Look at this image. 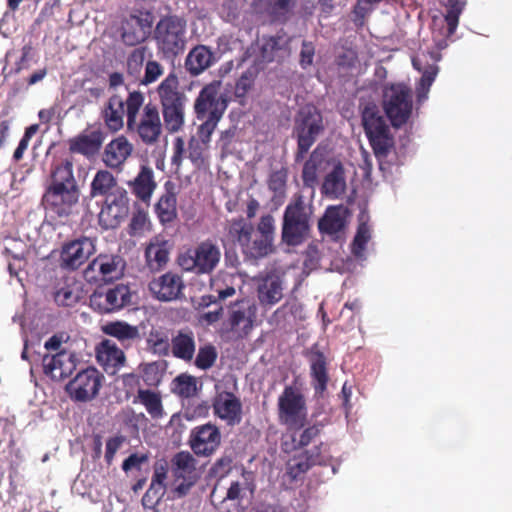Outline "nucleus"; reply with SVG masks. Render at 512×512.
<instances>
[{
  "label": "nucleus",
  "mask_w": 512,
  "mask_h": 512,
  "mask_svg": "<svg viewBox=\"0 0 512 512\" xmlns=\"http://www.w3.org/2000/svg\"><path fill=\"white\" fill-rule=\"evenodd\" d=\"M176 195L172 191H166L156 204V213L161 223L172 222L177 216Z\"/></svg>",
  "instance_id": "c03bdc74"
},
{
  "label": "nucleus",
  "mask_w": 512,
  "mask_h": 512,
  "mask_svg": "<svg viewBox=\"0 0 512 512\" xmlns=\"http://www.w3.org/2000/svg\"><path fill=\"white\" fill-rule=\"evenodd\" d=\"M253 477L251 472H243L240 479L231 482L230 487L227 490L226 499L228 500H240L244 497L245 493H250L254 490L252 483Z\"/></svg>",
  "instance_id": "09e8293b"
},
{
  "label": "nucleus",
  "mask_w": 512,
  "mask_h": 512,
  "mask_svg": "<svg viewBox=\"0 0 512 512\" xmlns=\"http://www.w3.org/2000/svg\"><path fill=\"white\" fill-rule=\"evenodd\" d=\"M386 118L394 128H400L410 119L413 111V92L409 83L386 84Z\"/></svg>",
  "instance_id": "423d86ee"
},
{
  "label": "nucleus",
  "mask_w": 512,
  "mask_h": 512,
  "mask_svg": "<svg viewBox=\"0 0 512 512\" xmlns=\"http://www.w3.org/2000/svg\"><path fill=\"white\" fill-rule=\"evenodd\" d=\"M228 235L237 241L243 252L253 259L266 257L273 252V242L256 233L251 223L242 218L233 219L227 226Z\"/></svg>",
  "instance_id": "39448f33"
},
{
  "label": "nucleus",
  "mask_w": 512,
  "mask_h": 512,
  "mask_svg": "<svg viewBox=\"0 0 512 512\" xmlns=\"http://www.w3.org/2000/svg\"><path fill=\"white\" fill-rule=\"evenodd\" d=\"M283 280L276 274H268L262 278L257 287L259 303L264 307H272L283 298Z\"/></svg>",
  "instance_id": "cd10ccee"
},
{
  "label": "nucleus",
  "mask_w": 512,
  "mask_h": 512,
  "mask_svg": "<svg viewBox=\"0 0 512 512\" xmlns=\"http://www.w3.org/2000/svg\"><path fill=\"white\" fill-rule=\"evenodd\" d=\"M98 363L108 374H115L125 364L124 352L112 340H103L97 348Z\"/></svg>",
  "instance_id": "bb28decb"
},
{
  "label": "nucleus",
  "mask_w": 512,
  "mask_h": 512,
  "mask_svg": "<svg viewBox=\"0 0 512 512\" xmlns=\"http://www.w3.org/2000/svg\"><path fill=\"white\" fill-rule=\"evenodd\" d=\"M296 0H257L256 9L266 13L272 21L285 22L293 13Z\"/></svg>",
  "instance_id": "f704fd0d"
},
{
  "label": "nucleus",
  "mask_w": 512,
  "mask_h": 512,
  "mask_svg": "<svg viewBox=\"0 0 512 512\" xmlns=\"http://www.w3.org/2000/svg\"><path fill=\"white\" fill-rule=\"evenodd\" d=\"M126 261L120 254L101 253L94 258L83 272L88 283H110L123 277Z\"/></svg>",
  "instance_id": "6e6552de"
},
{
  "label": "nucleus",
  "mask_w": 512,
  "mask_h": 512,
  "mask_svg": "<svg viewBox=\"0 0 512 512\" xmlns=\"http://www.w3.org/2000/svg\"><path fill=\"white\" fill-rule=\"evenodd\" d=\"M217 296L215 295H204L200 298L199 306L200 307H208L212 303H215L217 300H225L229 297L235 295V288L232 286H227L224 289H217Z\"/></svg>",
  "instance_id": "69168bd1"
},
{
  "label": "nucleus",
  "mask_w": 512,
  "mask_h": 512,
  "mask_svg": "<svg viewBox=\"0 0 512 512\" xmlns=\"http://www.w3.org/2000/svg\"><path fill=\"white\" fill-rule=\"evenodd\" d=\"M131 293L128 286L119 284L106 291H95L90 296V306L99 313H110L129 304Z\"/></svg>",
  "instance_id": "a211bd4d"
},
{
  "label": "nucleus",
  "mask_w": 512,
  "mask_h": 512,
  "mask_svg": "<svg viewBox=\"0 0 512 512\" xmlns=\"http://www.w3.org/2000/svg\"><path fill=\"white\" fill-rule=\"evenodd\" d=\"M161 108H186L188 98L179 88L178 78L169 74L158 86Z\"/></svg>",
  "instance_id": "393cba45"
},
{
  "label": "nucleus",
  "mask_w": 512,
  "mask_h": 512,
  "mask_svg": "<svg viewBox=\"0 0 512 512\" xmlns=\"http://www.w3.org/2000/svg\"><path fill=\"white\" fill-rule=\"evenodd\" d=\"M96 252V239L80 237L63 246L61 264L63 267L75 270L84 264Z\"/></svg>",
  "instance_id": "6ab92c4d"
},
{
  "label": "nucleus",
  "mask_w": 512,
  "mask_h": 512,
  "mask_svg": "<svg viewBox=\"0 0 512 512\" xmlns=\"http://www.w3.org/2000/svg\"><path fill=\"white\" fill-rule=\"evenodd\" d=\"M464 4L457 0H449V5L445 14V21L447 24V34L451 36L456 31L459 23V16L462 13Z\"/></svg>",
  "instance_id": "6e6d98bb"
},
{
  "label": "nucleus",
  "mask_w": 512,
  "mask_h": 512,
  "mask_svg": "<svg viewBox=\"0 0 512 512\" xmlns=\"http://www.w3.org/2000/svg\"><path fill=\"white\" fill-rule=\"evenodd\" d=\"M127 128L136 132L145 144L156 143L162 133V123L157 107L150 103L145 105L140 117L134 119V124L127 125Z\"/></svg>",
  "instance_id": "dca6fc26"
},
{
  "label": "nucleus",
  "mask_w": 512,
  "mask_h": 512,
  "mask_svg": "<svg viewBox=\"0 0 512 512\" xmlns=\"http://www.w3.org/2000/svg\"><path fill=\"white\" fill-rule=\"evenodd\" d=\"M103 379L104 377L99 370L94 367H87L79 371L67 383L65 390L73 401L89 402L99 394Z\"/></svg>",
  "instance_id": "9b49d317"
},
{
  "label": "nucleus",
  "mask_w": 512,
  "mask_h": 512,
  "mask_svg": "<svg viewBox=\"0 0 512 512\" xmlns=\"http://www.w3.org/2000/svg\"><path fill=\"white\" fill-rule=\"evenodd\" d=\"M133 150V144L125 136H117L104 147L102 161L106 167L120 171Z\"/></svg>",
  "instance_id": "5701e85b"
},
{
  "label": "nucleus",
  "mask_w": 512,
  "mask_h": 512,
  "mask_svg": "<svg viewBox=\"0 0 512 512\" xmlns=\"http://www.w3.org/2000/svg\"><path fill=\"white\" fill-rule=\"evenodd\" d=\"M172 392L181 398H190L197 394V379L188 374H180L172 382Z\"/></svg>",
  "instance_id": "49530a36"
},
{
  "label": "nucleus",
  "mask_w": 512,
  "mask_h": 512,
  "mask_svg": "<svg viewBox=\"0 0 512 512\" xmlns=\"http://www.w3.org/2000/svg\"><path fill=\"white\" fill-rule=\"evenodd\" d=\"M386 164L400 165L402 164L401 156L396 151L393 136L386 127Z\"/></svg>",
  "instance_id": "774afa93"
},
{
  "label": "nucleus",
  "mask_w": 512,
  "mask_h": 512,
  "mask_svg": "<svg viewBox=\"0 0 512 512\" xmlns=\"http://www.w3.org/2000/svg\"><path fill=\"white\" fill-rule=\"evenodd\" d=\"M128 213V197L125 190L106 197L99 213V223L104 229L117 227Z\"/></svg>",
  "instance_id": "aec40b11"
},
{
  "label": "nucleus",
  "mask_w": 512,
  "mask_h": 512,
  "mask_svg": "<svg viewBox=\"0 0 512 512\" xmlns=\"http://www.w3.org/2000/svg\"><path fill=\"white\" fill-rule=\"evenodd\" d=\"M358 220L359 225L351 244V252L357 259L364 260L366 245L372 237V229L368 224L369 216L364 211L359 214Z\"/></svg>",
  "instance_id": "4c0bfd02"
},
{
  "label": "nucleus",
  "mask_w": 512,
  "mask_h": 512,
  "mask_svg": "<svg viewBox=\"0 0 512 512\" xmlns=\"http://www.w3.org/2000/svg\"><path fill=\"white\" fill-rule=\"evenodd\" d=\"M256 233L260 234V237H265L271 242H274L275 236V219L272 215L266 214L260 218L257 225Z\"/></svg>",
  "instance_id": "0e129e2a"
},
{
  "label": "nucleus",
  "mask_w": 512,
  "mask_h": 512,
  "mask_svg": "<svg viewBox=\"0 0 512 512\" xmlns=\"http://www.w3.org/2000/svg\"><path fill=\"white\" fill-rule=\"evenodd\" d=\"M147 343L149 349H151L155 354L164 356L169 352L170 344L168 337L157 331L149 334Z\"/></svg>",
  "instance_id": "13d9d810"
},
{
  "label": "nucleus",
  "mask_w": 512,
  "mask_h": 512,
  "mask_svg": "<svg viewBox=\"0 0 512 512\" xmlns=\"http://www.w3.org/2000/svg\"><path fill=\"white\" fill-rule=\"evenodd\" d=\"M214 415L228 426H236L243 418V407L239 397L234 393L221 390L216 386V394L212 400Z\"/></svg>",
  "instance_id": "2eb2a0df"
},
{
  "label": "nucleus",
  "mask_w": 512,
  "mask_h": 512,
  "mask_svg": "<svg viewBox=\"0 0 512 512\" xmlns=\"http://www.w3.org/2000/svg\"><path fill=\"white\" fill-rule=\"evenodd\" d=\"M170 245L169 242L160 237H154L148 243L145 249V259L150 271H159L163 269L169 260Z\"/></svg>",
  "instance_id": "2f4dec72"
},
{
  "label": "nucleus",
  "mask_w": 512,
  "mask_h": 512,
  "mask_svg": "<svg viewBox=\"0 0 512 512\" xmlns=\"http://www.w3.org/2000/svg\"><path fill=\"white\" fill-rule=\"evenodd\" d=\"M310 375L315 394L322 396L329 381L326 357L323 353L316 352L312 354L310 358Z\"/></svg>",
  "instance_id": "c9c22d12"
},
{
  "label": "nucleus",
  "mask_w": 512,
  "mask_h": 512,
  "mask_svg": "<svg viewBox=\"0 0 512 512\" xmlns=\"http://www.w3.org/2000/svg\"><path fill=\"white\" fill-rule=\"evenodd\" d=\"M324 165V154L317 148L311 153L303 167L302 179L305 186L311 188L315 186L318 180V174L324 169Z\"/></svg>",
  "instance_id": "79ce46f5"
},
{
  "label": "nucleus",
  "mask_w": 512,
  "mask_h": 512,
  "mask_svg": "<svg viewBox=\"0 0 512 512\" xmlns=\"http://www.w3.org/2000/svg\"><path fill=\"white\" fill-rule=\"evenodd\" d=\"M76 365V355L70 351L63 350L43 357L44 372L55 381L68 377L76 369Z\"/></svg>",
  "instance_id": "4be33fe9"
},
{
  "label": "nucleus",
  "mask_w": 512,
  "mask_h": 512,
  "mask_svg": "<svg viewBox=\"0 0 512 512\" xmlns=\"http://www.w3.org/2000/svg\"><path fill=\"white\" fill-rule=\"evenodd\" d=\"M323 128L322 116L315 106L305 105L300 108L295 118V133L298 139L297 160L308 152Z\"/></svg>",
  "instance_id": "0eeeda50"
},
{
  "label": "nucleus",
  "mask_w": 512,
  "mask_h": 512,
  "mask_svg": "<svg viewBox=\"0 0 512 512\" xmlns=\"http://www.w3.org/2000/svg\"><path fill=\"white\" fill-rule=\"evenodd\" d=\"M186 108H162L165 129L170 133L180 131L185 124Z\"/></svg>",
  "instance_id": "3c124183"
},
{
  "label": "nucleus",
  "mask_w": 512,
  "mask_h": 512,
  "mask_svg": "<svg viewBox=\"0 0 512 512\" xmlns=\"http://www.w3.org/2000/svg\"><path fill=\"white\" fill-rule=\"evenodd\" d=\"M153 16L147 11L130 14L122 22L121 38L126 45L135 46L147 39L151 32Z\"/></svg>",
  "instance_id": "f3484780"
},
{
  "label": "nucleus",
  "mask_w": 512,
  "mask_h": 512,
  "mask_svg": "<svg viewBox=\"0 0 512 512\" xmlns=\"http://www.w3.org/2000/svg\"><path fill=\"white\" fill-rule=\"evenodd\" d=\"M172 353L176 358L184 361L193 359L196 349L194 334L188 330H181L171 340Z\"/></svg>",
  "instance_id": "58836bf2"
},
{
  "label": "nucleus",
  "mask_w": 512,
  "mask_h": 512,
  "mask_svg": "<svg viewBox=\"0 0 512 512\" xmlns=\"http://www.w3.org/2000/svg\"><path fill=\"white\" fill-rule=\"evenodd\" d=\"M201 120L203 122L199 126L198 131H197V136H195V137L201 141H204L205 143H207L209 145L211 135L213 134L214 130L216 129L219 120H215L212 118H204Z\"/></svg>",
  "instance_id": "338daca9"
},
{
  "label": "nucleus",
  "mask_w": 512,
  "mask_h": 512,
  "mask_svg": "<svg viewBox=\"0 0 512 512\" xmlns=\"http://www.w3.org/2000/svg\"><path fill=\"white\" fill-rule=\"evenodd\" d=\"M216 357L217 353L213 346L208 345L201 347L196 356L195 365L202 370H206L213 366Z\"/></svg>",
  "instance_id": "e2e57ef3"
},
{
  "label": "nucleus",
  "mask_w": 512,
  "mask_h": 512,
  "mask_svg": "<svg viewBox=\"0 0 512 512\" xmlns=\"http://www.w3.org/2000/svg\"><path fill=\"white\" fill-rule=\"evenodd\" d=\"M316 463L317 459L313 456H307L306 454L294 456L287 462V474L291 479L295 480L300 475L307 472L310 467Z\"/></svg>",
  "instance_id": "8fccbe9b"
},
{
  "label": "nucleus",
  "mask_w": 512,
  "mask_h": 512,
  "mask_svg": "<svg viewBox=\"0 0 512 512\" xmlns=\"http://www.w3.org/2000/svg\"><path fill=\"white\" fill-rule=\"evenodd\" d=\"M82 297L80 284L75 280H66L64 284L58 287L54 294V299L58 305L71 307L74 306Z\"/></svg>",
  "instance_id": "37998d69"
},
{
  "label": "nucleus",
  "mask_w": 512,
  "mask_h": 512,
  "mask_svg": "<svg viewBox=\"0 0 512 512\" xmlns=\"http://www.w3.org/2000/svg\"><path fill=\"white\" fill-rule=\"evenodd\" d=\"M221 82L213 81L199 92L194 103L197 119L212 118L220 120L227 109V96L220 91Z\"/></svg>",
  "instance_id": "f8f14e48"
},
{
  "label": "nucleus",
  "mask_w": 512,
  "mask_h": 512,
  "mask_svg": "<svg viewBox=\"0 0 512 512\" xmlns=\"http://www.w3.org/2000/svg\"><path fill=\"white\" fill-rule=\"evenodd\" d=\"M287 171L284 169L273 172L268 181V186L274 192L275 198L282 199L286 192Z\"/></svg>",
  "instance_id": "4d7b16f0"
},
{
  "label": "nucleus",
  "mask_w": 512,
  "mask_h": 512,
  "mask_svg": "<svg viewBox=\"0 0 512 512\" xmlns=\"http://www.w3.org/2000/svg\"><path fill=\"white\" fill-rule=\"evenodd\" d=\"M362 122L374 155L378 160L379 169H384V119L375 104H368L362 112Z\"/></svg>",
  "instance_id": "ddd939ff"
},
{
  "label": "nucleus",
  "mask_w": 512,
  "mask_h": 512,
  "mask_svg": "<svg viewBox=\"0 0 512 512\" xmlns=\"http://www.w3.org/2000/svg\"><path fill=\"white\" fill-rule=\"evenodd\" d=\"M116 186L117 181L111 172L99 170L91 183V195L93 197L107 195Z\"/></svg>",
  "instance_id": "a18cd8bd"
},
{
  "label": "nucleus",
  "mask_w": 512,
  "mask_h": 512,
  "mask_svg": "<svg viewBox=\"0 0 512 512\" xmlns=\"http://www.w3.org/2000/svg\"><path fill=\"white\" fill-rule=\"evenodd\" d=\"M436 50L420 51L412 57L414 69L422 74L416 86V101L422 104L428 98L430 87L433 84L439 68L437 63L441 60L440 51L448 46L447 40L434 38Z\"/></svg>",
  "instance_id": "20e7f679"
},
{
  "label": "nucleus",
  "mask_w": 512,
  "mask_h": 512,
  "mask_svg": "<svg viewBox=\"0 0 512 512\" xmlns=\"http://www.w3.org/2000/svg\"><path fill=\"white\" fill-rule=\"evenodd\" d=\"M222 435L219 428L212 423L194 427L189 436V446L197 456L209 457L221 445Z\"/></svg>",
  "instance_id": "4468645a"
},
{
  "label": "nucleus",
  "mask_w": 512,
  "mask_h": 512,
  "mask_svg": "<svg viewBox=\"0 0 512 512\" xmlns=\"http://www.w3.org/2000/svg\"><path fill=\"white\" fill-rule=\"evenodd\" d=\"M346 177L342 164L337 163L324 177L321 193L329 199H340L346 192Z\"/></svg>",
  "instance_id": "72a5a7b5"
},
{
  "label": "nucleus",
  "mask_w": 512,
  "mask_h": 512,
  "mask_svg": "<svg viewBox=\"0 0 512 512\" xmlns=\"http://www.w3.org/2000/svg\"><path fill=\"white\" fill-rule=\"evenodd\" d=\"M105 334L113 336L120 341L134 340L138 337L137 327L131 326L125 322H111L103 326Z\"/></svg>",
  "instance_id": "de8ad7c7"
},
{
  "label": "nucleus",
  "mask_w": 512,
  "mask_h": 512,
  "mask_svg": "<svg viewBox=\"0 0 512 512\" xmlns=\"http://www.w3.org/2000/svg\"><path fill=\"white\" fill-rule=\"evenodd\" d=\"M278 415L282 423L289 427H301L307 417L306 401L301 391L286 386L278 398Z\"/></svg>",
  "instance_id": "9d476101"
},
{
  "label": "nucleus",
  "mask_w": 512,
  "mask_h": 512,
  "mask_svg": "<svg viewBox=\"0 0 512 512\" xmlns=\"http://www.w3.org/2000/svg\"><path fill=\"white\" fill-rule=\"evenodd\" d=\"M104 139V133L99 129L84 132L69 140V149L71 152L92 157L98 153Z\"/></svg>",
  "instance_id": "7c9ffc66"
},
{
  "label": "nucleus",
  "mask_w": 512,
  "mask_h": 512,
  "mask_svg": "<svg viewBox=\"0 0 512 512\" xmlns=\"http://www.w3.org/2000/svg\"><path fill=\"white\" fill-rule=\"evenodd\" d=\"M163 73L164 68L159 62L148 60L145 65L144 75L139 77L138 81L142 85H149L157 81Z\"/></svg>",
  "instance_id": "bf43d9fd"
},
{
  "label": "nucleus",
  "mask_w": 512,
  "mask_h": 512,
  "mask_svg": "<svg viewBox=\"0 0 512 512\" xmlns=\"http://www.w3.org/2000/svg\"><path fill=\"white\" fill-rule=\"evenodd\" d=\"M215 61V55L208 46L197 45L189 51L185 59V68L191 75L198 76Z\"/></svg>",
  "instance_id": "473e14b6"
},
{
  "label": "nucleus",
  "mask_w": 512,
  "mask_h": 512,
  "mask_svg": "<svg viewBox=\"0 0 512 512\" xmlns=\"http://www.w3.org/2000/svg\"><path fill=\"white\" fill-rule=\"evenodd\" d=\"M209 145L196 137H192L188 143V158L196 168H200L205 164L206 152Z\"/></svg>",
  "instance_id": "603ef678"
},
{
  "label": "nucleus",
  "mask_w": 512,
  "mask_h": 512,
  "mask_svg": "<svg viewBox=\"0 0 512 512\" xmlns=\"http://www.w3.org/2000/svg\"><path fill=\"white\" fill-rule=\"evenodd\" d=\"M198 460L189 451H180L171 459V472L176 479L197 482L202 471Z\"/></svg>",
  "instance_id": "b1692460"
},
{
  "label": "nucleus",
  "mask_w": 512,
  "mask_h": 512,
  "mask_svg": "<svg viewBox=\"0 0 512 512\" xmlns=\"http://www.w3.org/2000/svg\"><path fill=\"white\" fill-rule=\"evenodd\" d=\"M150 221L147 212L139 210L135 212L130 221V234L142 235L145 231L149 230Z\"/></svg>",
  "instance_id": "680f3d73"
},
{
  "label": "nucleus",
  "mask_w": 512,
  "mask_h": 512,
  "mask_svg": "<svg viewBox=\"0 0 512 512\" xmlns=\"http://www.w3.org/2000/svg\"><path fill=\"white\" fill-rule=\"evenodd\" d=\"M221 252L217 245L206 241L194 250H189L179 256L178 263L183 270L197 274L212 272L218 265Z\"/></svg>",
  "instance_id": "1a4fd4ad"
},
{
  "label": "nucleus",
  "mask_w": 512,
  "mask_h": 512,
  "mask_svg": "<svg viewBox=\"0 0 512 512\" xmlns=\"http://www.w3.org/2000/svg\"><path fill=\"white\" fill-rule=\"evenodd\" d=\"M184 282L180 275L167 272L149 283V290L159 301L170 302L180 298Z\"/></svg>",
  "instance_id": "412c9836"
},
{
  "label": "nucleus",
  "mask_w": 512,
  "mask_h": 512,
  "mask_svg": "<svg viewBox=\"0 0 512 512\" xmlns=\"http://www.w3.org/2000/svg\"><path fill=\"white\" fill-rule=\"evenodd\" d=\"M124 101L118 95H113L105 104L102 117L105 125L112 132L119 131L124 125Z\"/></svg>",
  "instance_id": "e433bc0d"
},
{
  "label": "nucleus",
  "mask_w": 512,
  "mask_h": 512,
  "mask_svg": "<svg viewBox=\"0 0 512 512\" xmlns=\"http://www.w3.org/2000/svg\"><path fill=\"white\" fill-rule=\"evenodd\" d=\"M144 94L139 91H132L129 93L126 101V116H127V125L134 124V119L138 117L140 108L144 104Z\"/></svg>",
  "instance_id": "5fc2aeb1"
},
{
  "label": "nucleus",
  "mask_w": 512,
  "mask_h": 512,
  "mask_svg": "<svg viewBox=\"0 0 512 512\" xmlns=\"http://www.w3.org/2000/svg\"><path fill=\"white\" fill-rule=\"evenodd\" d=\"M157 51L163 58L173 60L185 50L187 43L186 21L178 16H166L159 20L154 31Z\"/></svg>",
  "instance_id": "7ed1b4c3"
},
{
  "label": "nucleus",
  "mask_w": 512,
  "mask_h": 512,
  "mask_svg": "<svg viewBox=\"0 0 512 512\" xmlns=\"http://www.w3.org/2000/svg\"><path fill=\"white\" fill-rule=\"evenodd\" d=\"M166 492V486L150 484L142 498V505L145 509H154Z\"/></svg>",
  "instance_id": "052dcab7"
},
{
  "label": "nucleus",
  "mask_w": 512,
  "mask_h": 512,
  "mask_svg": "<svg viewBox=\"0 0 512 512\" xmlns=\"http://www.w3.org/2000/svg\"><path fill=\"white\" fill-rule=\"evenodd\" d=\"M80 190L73 174V160L64 159L51 171V182L43 196L46 207L58 217L70 216L78 204Z\"/></svg>",
  "instance_id": "f257e3e1"
},
{
  "label": "nucleus",
  "mask_w": 512,
  "mask_h": 512,
  "mask_svg": "<svg viewBox=\"0 0 512 512\" xmlns=\"http://www.w3.org/2000/svg\"><path fill=\"white\" fill-rule=\"evenodd\" d=\"M312 213L310 201H306L302 194L293 196L283 215L281 237L284 243L297 246L309 237Z\"/></svg>",
  "instance_id": "f03ea898"
},
{
  "label": "nucleus",
  "mask_w": 512,
  "mask_h": 512,
  "mask_svg": "<svg viewBox=\"0 0 512 512\" xmlns=\"http://www.w3.org/2000/svg\"><path fill=\"white\" fill-rule=\"evenodd\" d=\"M132 193L142 202L149 203L157 188L154 170L149 165H141L136 177L129 182Z\"/></svg>",
  "instance_id": "c85d7f7f"
},
{
  "label": "nucleus",
  "mask_w": 512,
  "mask_h": 512,
  "mask_svg": "<svg viewBox=\"0 0 512 512\" xmlns=\"http://www.w3.org/2000/svg\"><path fill=\"white\" fill-rule=\"evenodd\" d=\"M289 37L285 34L263 36L258 40L260 57L263 62H272L285 57L288 51Z\"/></svg>",
  "instance_id": "c756f323"
},
{
  "label": "nucleus",
  "mask_w": 512,
  "mask_h": 512,
  "mask_svg": "<svg viewBox=\"0 0 512 512\" xmlns=\"http://www.w3.org/2000/svg\"><path fill=\"white\" fill-rule=\"evenodd\" d=\"M147 47L140 46L135 48L127 58V71L135 79H139L143 64L146 59Z\"/></svg>",
  "instance_id": "864d4df0"
},
{
  "label": "nucleus",
  "mask_w": 512,
  "mask_h": 512,
  "mask_svg": "<svg viewBox=\"0 0 512 512\" xmlns=\"http://www.w3.org/2000/svg\"><path fill=\"white\" fill-rule=\"evenodd\" d=\"M255 314V305L246 300L237 302L229 317L231 329L240 336H246L253 328Z\"/></svg>",
  "instance_id": "a878e982"
},
{
  "label": "nucleus",
  "mask_w": 512,
  "mask_h": 512,
  "mask_svg": "<svg viewBox=\"0 0 512 512\" xmlns=\"http://www.w3.org/2000/svg\"><path fill=\"white\" fill-rule=\"evenodd\" d=\"M135 402L141 403L150 417L154 420L162 419L166 413L162 404L160 394L149 389H139Z\"/></svg>",
  "instance_id": "a19ab883"
},
{
  "label": "nucleus",
  "mask_w": 512,
  "mask_h": 512,
  "mask_svg": "<svg viewBox=\"0 0 512 512\" xmlns=\"http://www.w3.org/2000/svg\"><path fill=\"white\" fill-rule=\"evenodd\" d=\"M346 216L347 208L344 206L329 207L319 221V229L331 235L336 234L345 227Z\"/></svg>",
  "instance_id": "ea45409f"
}]
</instances>
